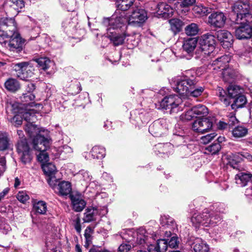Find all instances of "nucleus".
<instances>
[{
  "label": "nucleus",
  "mask_w": 252,
  "mask_h": 252,
  "mask_svg": "<svg viewBox=\"0 0 252 252\" xmlns=\"http://www.w3.org/2000/svg\"><path fill=\"white\" fill-rule=\"evenodd\" d=\"M126 18L128 25L140 27L147 19V13L144 9L136 7L128 18Z\"/></svg>",
  "instance_id": "13"
},
{
  "label": "nucleus",
  "mask_w": 252,
  "mask_h": 252,
  "mask_svg": "<svg viewBox=\"0 0 252 252\" xmlns=\"http://www.w3.org/2000/svg\"><path fill=\"white\" fill-rule=\"evenodd\" d=\"M168 131V124L165 119L155 121L149 127V132L155 137H160Z\"/></svg>",
  "instance_id": "14"
},
{
  "label": "nucleus",
  "mask_w": 252,
  "mask_h": 252,
  "mask_svg": "<svg viewBox=\"0 0 252 252\" xmlns=\"http://www.w3.org/2000/svg\"><path fill=\"white\" fill-rule=\"evenodd\" d=\"M193 10L195 13L202 16L207 15L212 12V8L204 6L202 4L195 5L193 8Z\"/></svg>",
  "instance_id": "42"
},
{
  "label": "nucleus",
  "mask_w": 252,
  "mask_h": 252,
  "mask_svg": "<svg viewBox=\"0 0 252 252\" xmlns=\"http://www.w3.org/2000/svg\"><path fill=\"white\" fill-rule=\"evenodd\" d=\"M131 249V246L129 243H123L120 245L118 252H128Z\"/></svg>",
  "instance_id": "59"
},
{
  "label": "nucleus",
  "mask_w": 252,
  "mask_h": 252,
  "mask_svg": "<svg viewBox=\"0 0 252 252\" xmlns=\"http://www.w3.org/2000/svg\"><path fill=\"white\" fill-rule=\"evenodd\" d=\"M32 62L35 63V66L38 65L39 67L44 70L48 69L53 63L47 58H40L34 59Z\"/></svg>",
  "instance_id": "36"
},
{
  "label": "nucleus",
  "mask_w": 252,
  "mask_h": 252,
  "mask_svg": "<svg viewBox=\"0 0 252 252\" xmlns=\"http://www.w3.org/2000/svg\"><path fill=\"white\" fill-rule=\"evenodd\" d=\"M33 123L26 124L25 127V130L29 136L32 138V142L34 138L40 135L44 138H50L48 136V131L46 129H39L37 126L33 124Z\"/></svg>",
  "instance_id": "18"
},
{
  "label": "nucleus",
  "mask_w": 252,
  "mask_h": 252,
  "mask_svg": "<svg viewBox=\"0 0 252 252\" xmlns=\"http://www.w3.org/2000/svg\"><path fill=\"white\" fill-rule=\"evenodd\" d=\"M203 91H204L203 88H202L201 87H199L196 88H195V85H194V88L190 89L189 91L188 95H187L186 96H190L197 97L200 96L202 94Z\"/></svg>",
  "instance_id": "53"
},
{
  "label": "nucleus",
  "mask_w": 252,
  "mask_h": 252,
  "mask_svg": "<svg viewBox=\"0 0 252 252\" xmlns=\"http://www.w3.org/2000/svg\"><path fill=\"white\" fill-rule=\"evenodd\" d=\"M73 209L76 212H81L86 205V203L82 198L78 195H70Z\"/></svg>",
  "instance_id": "24"
},
{
  "label": "nucleus",
  "mask_w": 252,
  "mask_h": 252,
  "mask_svg": "<svg viewBox=\"0 0 252 252\" xmlns=\"http://www.w3.org/2000/svg\"><path fill=\"white\" fill-rule=\"evenodd\" d=\"M200 45L202 55L211 56L215 48V36L209 33L203 34L201 37Z\"/></svg>",
  "instance_id": "8"
},
{
  "label": "nucleus",
  "mask_w": 252,
  "mask_h": 252,
  "mask_svg": "<svg viewBox=\"0 0 252 252\" xmlns=\"http://www.w3.org/2000/svg\"><path fill=\"white\" fill-rule=\"evenodd\" d=\"M220 149V145L219 143L216 142H214L213 144L206 148V150L212 153V155L218 153Z\"/></svg>",
  "instance_id": "54"
},
{
  "label": "nucleus",
  "mask_w": 252,
  "mask_h": 252,
  "mask_svg": "<svg viewBox=\"0 0 252 252\" xmlns=\"http://www.w3.org/2000/svg\"><path fill=\"white\" fill-rule=\"evenodd\" d=\"M197 40L196 38H190L185 40L183 45L184 51L188 54L192 53L196 47Z\"/></svg>",
  "instance_id": "32"
},
{
  "label": "nucleus",
  "mask_w": 252,
  "mask_h": 252,
  "mask_svg": "<svg viewBox=\"0 0 252 252\" xmlns=\"http://www.w3.org/2000/svg\"><path fill=\"white\" fill-rule=\"evenodd\" d=\"M178 238L176 236H173L168 242V246L171 248H174L178 246Z\"/></svg>",
  "instance_id": "63"
},
{
  "label": "nucleus",
  "mask_w": 252,
  "mask_h": 252,
  "mask_svg": "<svg viewBox=\"0 0 252 252\" xmlns=\"http://www.w3.org/2000/svg\"><path fill=\"white\" fill-rule=\"evenodd\" d=\"M208 16L207 24L211 27L220 29L225 25L226 17L221 11L212 12Z\"/></svg>",
  "instance_id": "15"
},
{
  "label": "nucleus",
  "mask_w": 252,
  "mask_h": 252,
  "mask_svg": "<svg viewBox=\"0 0 252 252\" xmlns=\"http://www.w3.org/2000/svg\"><path fill=\"white\" fill-rule=\"evenodd\" d=\"M221 220V218L217 211L205 209L201 213L194 214L191 218V221L196 227L199 225L208 227L215 226Z\"/></svg>",
  "instance_id": "2"
},
{
  "label": "nucleus",
  "mask_w": 252,
  "mask_h": 252,
  "mask_svg": "<svg viewBox=\"0 0 252 252\" xmlns=\"http://www.w3.org/2000/svg\"><path fill=\"white\" fill-rule=\"evenodd\" d=\"M228 117L229 120L227 125L229 126H233L238 123V121L233 114L230 113Z\"/></svg>",
  "instance_id": "62"
},
{
  "label": "nucleus",
  "mask_w": 252,
  "mask_h": 252,
  "mask_svg": "<svg viewBox=\"0 0 252 252\" xmlns=\"http://www.w3.org/2000/svg\"><path fill=\"white\" fill-rule=\"evenodd\" d=\"M145 229L139 230L137 235V243L141 245V247H148L149 252H165L168 247V241L165 239H159L157 241L156 246L150 244L151 240H155L154 234L148 235Z\"/></svg>",
  "instance_id": "1"
},
{
  "label": "nucleus",
  "mask_w": 252,
  "mask_h": 252,
  "mask_svg": "<svg viewBox=\"0 0 252 252\" xmlns=\"http://www.w3.org/2000/svg\"><path fill=\"white\" fill-rule=\"evenodd\" d=\"M213 123L208 118H200L192 124V129L195 132L203 134L209 132L212 128Z\"/></svg>",
  "instance_id": "12"
},
{
  "label": "nucleus",
  "mask_w": 252,
  "mask_h": 252,
  "mask_svg": "<svg viewBox=\"0 0 252 252\" xmlns=\"http://www.w3.org/2000/svg\"><path fill=\"white\" fill-rule=\"evenodd\" d=\"M33 208L35 212L40 214H45L47 211L46 203L43 201H39L34 204Z\"/></svg>",
  "instance_id": "48"
},
{
  "label": "nucleus",
  "mask_w": 252,
  "mask_h": 252,
  "mask_svg": "<svg viewBox=\"0 0 252 252\" xmlns=\"http://www.w3.org/2000/svg\"><path fill=\"white\" fill-rule=\"evenodd\" d=\"M13 69L18 78L23 80H27L34 74L35 63L31 61L13 64Z\"/></svg>",
  "instance_id": "5"
},
{
  "label": "nucleus",
  "mask_w": 252,
  "mask_h": 252,
  "mask_svg": "<svg viewBox=\"0 0 252 252\" xmlns=\"http://www.w3.org/2000/svg\"><path fill=\"white\" fill-rule=\"evenodd\" d=\"M195 75L193 70L185 71L182 78L174 81L173 89L181 95H188L189 90L193 89L197 83Z\"/></svg>",
  "instance_id": "3"
},
{
  "label": "nucleus",
  "mask_w": 252,
  "mask_h": 252,
  "mask_svg": "<svg viewBox=\"0 0 252 252\" xmlns=\"http://www.w3.org/2000/svg\"><path fill=\"white\" fill-rule=\"evenodd\" d=\"M42 168L44 173L48 176L47 179V181L49 178L55 177L54 174L56 171V168L54 164L51 163L43 164Z\"/></svg>",
  "instance_id": "39"
},
{
  "label": "nucleus",
  "mask_w": 252,
  "mask_h": 252,
  "mask_svg": "<svg viewBox=\"0 0 252 252\" xmlns=\"http://www.w3.org/2000/svg\"><path fill=\"white\" fill-rule=\"evenodd\" d=\"M46 246L47 248V252H56V251H57L56 250V245L54 244V242L53 240H52V242L47 241L46 243Z\"/></svg>",
  "instance_id": "61"
},
{
  "label": "nucleus",
  "mask_w": 252,
  "mask_h": 252,
  "mask_svg": "<svg viewBox=\"0 0 252 252\" xmlns=\"http://www.w3.org/2000/svg\"><path fill=\"white\" fill-rule=\"evenodd\" d=\"M218 39L224 48H228L233 43V36L230 32L225 30H220L217 32Z\"/></svg>",
  "instance_id": "21"
},
{
  "label": "nucleus",
  "mask_w": 252,
  "mask_h": 252,
  "mask_svg": "<svg viewBox=\"0 0 252 252\" xmlns=\"http://www.w3.org/2000/svg\"><path fill=\"white\" fill-rule=\"evenodd\" d=\"M231 58L229 55H223L214 60L209 65L210 69L218 71L219 70L223 71L228 66V63L231 62Z\"/></svg>",
  "instance_id": "20"
},
{
  "label": "nucleus",
  "mask_w": 252,
  "mask_h": 252,
  "mask_svg": "<svg viewBox=\"0 0 252 252\" xmlns=\"http://www.w3.org/2000/svg\"><path fill=\"white\" fill-rule=\"evenodd\" d=\"M238 72L236 69L227 66L222 71V75L225 81L231 82L238 75Z\"/></svg>",
  "instance_id": "31"
},
{
  "label": "nucleus",
  "mask_w": 252,
  "mask_h": 252,
  "mask_svg": "<svg viewBox=\"0 0 252 252\" xmlns=\"http://www.w3.org/2000/svg\"><path fill=\"white\" fill-rule=\"evenodd\" d=\"M157 12L158 15L166 18L172 15L173 9L169 5L164 2H161L157 5Z\"/></svg>",
  "instance_id": "28"
},
{
  "label": "nucleus",
  "mask_w": 252,
  "mask_h": 252,
  "mask_svg": "<svg viewBox=\"0 0 252 252\" xmlns=\"http://www.w3.org/2000/svg\"><path fill=\"white\" fill-rule=\"evenodd\" d=\"M227 93L230 100L241 94L242 91L238 86L231 85L227 88Z\"/></svg>",
  "instance_id": "45"
},
{
  "label": "nucleus",
  "mask_w": 252,
  "mask_h": 252,
  "mask_svg": "<svg viewBox=\"0 0 252 252\" xmlns=\"http://www.w3.org/2000/svg\"><path fill=\"white\" fill-rule=\"evenodd\" d=\"M235 27V34L238 39H248L252 38V25L245 23L241 21Z\"/></svg>",
  "instance_id": "16"
},
{
  "label": "nucleus",
  "mask_w": 252,
  "mask_h": 252,
  "mask_svg": "<svg viewBox=\"0 0 252 252\" xmlns=\"http://www.w3.org/2000/svg\"><path fill=\"white\" fill-rule=\"evenodd\" d=\"M17 199L22 203L26 202L30 198L26 192L24 191L19 192L17 195Z\"/></svg>",
  "instance_id": "58"
},
{
  "label": "nucleus",
  "mask_w": 252,
  "mask_h": 252,
  "mask_svg": "<svg viewBox=\"0 0 252 252\" xmlns=\"http://www.w3.org/2000/svg\"><path fill=\"white\" fill-rule=\"evenodd\" d=\"M35 98V95L33 93H25L23 94L22 97V100L23 102H25L26 104L25 105H27L29 104V102L31 101H32ZM31 105V106H32L33 105H35V103L33 102H32L30 103H29Z\"/></svg>",
  "instance_id": "51"
},
{
  "label": "nucleus",
  "mask_w": 252,
  "mask_h": 252,
  "mask_svg": "<svg viewBox=\"0 0 252 252\" xmlns=\"http://www.w3.org/2000/svg\"><path fill=\"white\" fill-rule=\"evenodd\" d=\"M8 145V139L6 133H1L0 134V150H4L6 149Z\"/></svg>",
  "instance_id": "52"
},
{
  "label": "nucleus",
  "mask_w": 252,
  "mask_h": 252,
  "mask_svg": "<svg viewBox=\"0 0 252 252\" xmlns=\"http://www.w3.org/2000/svg\"><path fill=\"white\" fill-rule=\"evenodd\" d=\"M18 34L16 32L15 21L12 18L0 19V36H4L9 39Z\"/></svg>",
  "instance_id": "10"
},
{
  "label": "nucleus",
  "mask_w": 252,
  "mask_h": 252,
  "mask_svg": "<svg viewBox=\"0 0 252 252\" xmlns=\"http://www.w3.org/2000/svg\"><path fill=\"white\" fill-rule=\"evenodd\" d=\"M174 146L170 143H158L154 147V151L157 155L167 154L172 152Z\"/></svg>",
  "instance_id": "27"
},
{
  "label": "nucleus",
  "mask_w": 252,
  "mask_h": 252,
  "mask_svg": "<svg viewBox=\"0 0 252 252\" xmlns=\"http://www.w3.org/2000/svg\"><path fill=\"white\" fill-rule=\"evenodd\" d=\"M160 220L162 227L169 229V232L165 231V235L167 236H170L171 234L170 230L173 231L176 227V223L173 219L168 215H163L161 216Z\"/></svg>",
  "instance_id": "23"
},
{
  "label": "nucleus",
  "mask_w": 252,
  "mask_h": 252,
  "mask_svg": "<svg viewBox=\"0 0 252 252\" xmlns=\"http://www.w3.org/2000/svg\"><path fill=\"white\" fill-rule=\"evenodd\" d=\"M234 98V102L231 105L232 109L241 108L243 107L247 102L246 97L244 95L242 94H239Z\"/></svg>",
  "instance_id": "41"
},
{
  "label": "nucleus",
  "mask_w": 252,
  "mask_h": 252,
  "mask_svg": "<svg viewBox=\"0 0 252 252\" xmlns=\"http://www.w3.org/2000/svg\"><path fill=\"white\" fill-rule=\"evenodd\" d=\"M248 133V129L243 126H236L232 131L233 137L241 138L245 136Z\"/></svg>",
  "instance_id": "44"
},
{
  "label": "nucleus",
  "mask_w": 252,
  "mask_h": 252,
  "mask_svg": "<svg viewBox=\"0 0 252 252\" xmlns=\"http://www.w3.org/2000/svg\"><path fill=\"white\" fill-rule=\"evenodd\" d=\"M107 36L115 46H119L124 43L126 38L124 33H119L115 32H109Z\"/></svg>",
  "instance_id": "25"
},
{
  "label": "nucleus",
  "mask_w": 252,
  "mask_h": 252,
  "mask_svg": "<svg viewBox=\"0 0 252 252\" xmlns=\"http://www.w3.org/2000/svg\"><path fill=\"white\" fill-rule=\"evenodd\" d=\"M127 23V18L125 17L124 13L119 14H115L110 18H104L103 25L107 27L108 32L111 30H117L121 28Z\"/></svg>",
  "instance_id": "9"
},
{
  "label": "nucleus",
  "mask_w": 252,
  "mask_h": 252,
  "mask_svg": "<svg viewBox=\"0 0 252 252\" xmlns=\"http://www.w3.org/2000/svg\"><path fill=\"white\" fill-rule=\"evenodd\" d=\"M238 157L240 158V160H243L244 159H247L249 161L252 160V156L249 153L246 151H243L241 153H237Z\"/></svg>",
  "instance_id": "57"
},
{
  "label": "nucleus",
  "mask_w": 252,
  "mask_h": 252,
  "mask_svg": "<svg viewBox=\"0 0 252 252\" xmlns=\"http://www.w3.org/2000/svg\"><path fill=\"white\" fill-rule=\"evenodd\" d=\"M98 214V211L96 209L87 208L84 213L83 220L85 222H90L95 220L96 217Z\"/></svg>",
  "instance_id": "37"
},
{
  "label": "nucleus",
  "mask_w": 252,
  "mask_h": 252,
  "mask_svg": "<svg viewBox=\"0 0 252 252\" xmlns=\"http://www.w3.org/2000/svg\"><path fill=\"white\" fill-rule=\"evenodd\" d=\"M8 43H6V48L10 51L19 53L24 48L25 41L20 36L19 34H16L11 38H9Z\"/></svg>",
  "instance_id": "19"
},
{
  "label": "nucleus",
  "mask_w": 252,
  "mask_h": 252,
  "mask_svg": "<svg viewBox=\"0 0 252 252\" xmlns=\"http://www.w3.org/2000/svg\"><path fill=\"white\" fill-rule=\"evenodd\" d=\"M4 87L8 91L15 92L20 88V84L17 79L9 78L5 82Z\"/></svg>",
  "instance_id": "33"
},
{
  "label": "nucleus",
  "mask_w": 252,
  "mask_h": 252,
  "mask_svg": "<svg viewBox=\"0 0 252 252\" xmlns=\"http://www.w3.org/2000/svg\"><path fill=\"white\" fill-rule=\"evenodd\" d=\"M58 151L60 152V155L64 158L70 156L73 153V149L70 147L66 145L59 147Z\"/></svg>",
  "instance_id": "49"
},
{
  "label": "nucleus",
  "mask_w": 252,
  "mask_h": 252,
  "mask_svg": "<svg viewBox=\"0 0 252 252\" xmlns=\"http://www.w3.org/2000/svg\"><path fill=\"white\" fill-rule=\"evenodd\" d=\"M17 150L21 157L22 161L26 164L30 162L32 159L31 151L27 140L26 139H20L17 143Z\"/></svg>",
  "instance_id": "17"
},
{
  "label": "nucleus",
  "mask_w": 252,
  "mask_h": 252,
  "mask_svg": "<svg viewBox=\"0 0 252 252\" xmlns=\"http://www.w3.org/2000/svg\"><path fill=\"white\" fill-rule=\"evenodd\" d=\"M252 174L245 172H240L235 176V180L237 184L240 187H245L250 181Z\"/></svg>",
  "instance_id": "30"
},
{
  "label": "nucleus",
  "mask_w": 252,
  "mask_h": 252,
  "mask_svg": "<svg viewBox=\"0 0 252 252\" xmlns=\"http://www.w3.org/2000/svg\"><path fill=\"white\" fill-rule=\"evenodd\" d=\"M199 31V27L197 24L192 23L186 26L185 29V33L189 36L196 35Z\"/></svg>",
  "instance_id": "46"
},
{
  "label": "nucleus",
  "mask_w": 252,
  "mask_h": 252,
  "mask_svg": "<svg viewBox=\"0 0 252 252\" xmlns=\"http://www.w3.org/2000/svg\"><path fill=\"white\" fill-rule=\"evenodd\" d=\"M171 30L174 33L179 32L183 26V22L179 19L173 18L169 20Z\"/></svg>",
  "instance_id": "43"
},
{
  "label": "nucleus",
  "mask_w": 252,
  "mask_h": 252,
  "mask_svg": "<svg viewBox=\"0 0 252 252\" xmlns=\"http://www.w3.org/2000/svg\"><path fill=\"white\" fill-rule=\"evenodd\" d=\"M216 136L215 133L208 134L206 135L202 136L200 139V142L203 144H207L212 140Z\"/></svg>",
  "instance_id": "55"
},
{
  "label": "nucleus",
  "mask_w": 252,
  "mask_h": 252,
  "mask_svg": "<svg viewBox=\"0 0 252 252\" xmlns=\"http://www.w3.org/2000/svg\"><path fill=\"white\" fill-rule=\"evenodd\" d=\"M191 247L193 248L194 252H208V245L201 239L196 238Z\"/></svg>",
  "instance_id": "29"
},
{
  "label": "nucleus",
  "mask_w": 252,
  "mask_h": 252,
  "mask_svg": "<svg viewBox=\"0 0 252 252\" xmlns=\"http://www.w3.org/2000/svg\"><path fill=\"white\" fill-rule=\"evenodd\" d=\"M48 183L55 192L60 196H66L71 192V185L69 182H60L55 177H52L48 179Z\"/></svg>",
  "instance_id": "7"
},
{
  "label": "nucleus",
  "mask_w": 252,
  "mask_h": 252,
  "mask_svg": "<svg viewBox=\"0 0 252 252\" xmlns=\"http://www.w3.org/2000/svg\"><path fill=\"white\" fill-rule=\"evenodd\" d=\"M134 0H118L117 2V7L122 11H126L133 4Z\"/></svg>",
  "instance_id": "47"
},
{
  "label": "nucleus",
  "mask_w": 252,
  "mask_h": 252,
  "mask_svg": "<svg viewBox=\"0 0 252 252\" xmlns=\"http://www.w3.org/2000/svg\"><path fill=\"white\" fill-rule=\"evenodd\" d=\"M191 113H193L198 116H204L208 114V111L207 108L206 106L202 105H198L197 106L194 107L191 109V111H188L187 112L186 114L187 119H190L188 116L191 117V115H190Z\"/></svg>",
  "instance_id": "35"
},
{
  "label": "nucleus",
  "mask_w": 252,
  "mask_h": 252,
  "mask_svg": "<svg viewBox=\"0 0 252 252\" xmlns=\"http://www.w3.org/2000/svg\"><path fill=\"white\" fill-rule=\"evenodd\" d=\"M11 230V227L5 222V219L0 217V232L7 234Z\"/></svg>",
  "instance_id": "50"
},
{
  "label": "nucleus",
  "mask_w": 252,
  "mask_h": 252,
  "mask_svg": "<svg viewBox=\"0 0 252 252\" xmlns=\"http://www.w3.org/2000/svg\"><path fill=\"white\" fill-rule=\"evenodd\" d=\"M181 101V99L177 95L165 96L159 102L158 108L169 109L170 113H177L182 110Z\"/></svg>",
  "instance_id": "6"
},
{
  "label": "nucleus",
  "mask_w": 252,
  "mask_h": 252,
  "mask_svg": "<svg viewBox=\"0 0 252 252\" xmlns=\"http://www.w3.org/2000/svg\"><path fill=\"white\" fill-rule=\"evenodd\" d=\"M36 112L32 109H24L23 112L21 113L23 119L27 122V124L30 123H34L36 120L35 116Z\"/></svg>",
  "instance_id": "34"
},
{
  "label": "nucleus",
  "mask_w": 252,
  "mask_h": 252,
  "mask_svg": "<svg viewBox=\"0 0 252 252\" xmlns=\"http://www.w3.org/2000/svg\"><path fill=\"white\" fill-rule=\"evenodd\" d=\"M250 5L247 2L239 0L236 1L232 6V11L235 15V23L239 24V22L243 18L250 16Z\"/></svg>",
  "instance_id": "11"
},
{
  "label": "nucleus",
  "mask_w": 252,
  "mask_h": 252,
  "mask_svg": "<svg viewBox=\"0 0 252 252\" xmlns=\"http://www.w3.org/2000/svg\"><path fill=\"white\" fill-rule=\"evenodd\" d=\"M51 141L50 138H44L39 135L31 143L32 149L39 152L37 155L38 161L44 163L48 160V155L46 151L49 148Z\"/></svg>",
  "instance_id": "4"
},
{
  "label": "nucleus",
  "mask_w": 252,
  "mask_h": 252,
  "mask_svg": "<svg viewBox=\"0 0 252 252\" xmlns=\"http://www.w3.org/2000/svg\"><path fill=\"white\" fill-rule=\"evenodd\" d=\"M63 27L66 30L67 32H71L72 34L80 35L84 33V30L77 28V23L76 19H68L64 20L62 23Z\"/></svg>",
  "instance_id": "22"
},
{
  "label": "nucleus",
  "mask_w": 252,
  "mask_h": 252,
  "mask_svg": "<svg viewBox=\"0 0 252 252\" xmlns=\"http://www.w3.org/2000/svg\"><path fill=\"white\" fill-rule=\"evenodd\" d=\"M217 94L220 97V101L226 106H228L230 104V100L228 94L221 87H218Z\"/></svg>",
  "instance_id": "38"
},
{
  "label": "nucleus",
  "mask_w": 252,
  "mask_h": 252,
  "mask_svg": "<svg viewBox=\"0 0 252 252\" xmlns=\"http://www.w3.org/2000/svg\"><path fill=\"white\" fill-rule=\"evenodd\" d=\"M26 104H21L15 101H8L6 104V110L7 112H11L13 114H21L23 112L24 106Z\"/></svg>",
  "instance_id": "26"
},
{
  "label": "nucleus",
  "mask_w": 252,
  "mask_h": 252,
  "mask_svg": "<svg viewBox=\"0 0 252 252\" xmlns=\"http://www.w3.org/2000/svg\"><path fill=\"white\" fill-rule=\"evenodd\" d=\"M23 117L21 114H17L13 118V123L17 126H20L22 123Z\"/></svg>",
  "instance_id": "60"
},
{
  "label": "nucleus",
  "mask_w": 252,
  "mask_h": 252,
  "mask_svg": "<svg viewBox=\"0 0 252 252\" xmlns=\"http://www.w3.org/2000/svg\"><path fill=\"white\" fill-rule=\"evenodd\" d=\"M74 228L78 233H80L81 231V226L80 224V219L79 217H77L74 220Z\"/></svg>",
  "instance_id": "64"
},
{
  "label": "nucleus",
  "mask_w": 252,
  "mask_h": 252,
  "mask_svg": "<svg viewBox=\"0 0 252 252\" xmlns=\"http://www.w3.org/2000/svg\"><path fill=\"white\" fill-rule=\"evenodd\" d=\"M61 3L67 9L68 11L74 10L72 6L75 3V0H60Z\"/></svg>",
  "instance_id": "56"
},
{
  "label": "nucleus",
  "mask_w": 252,
  "mask_h": 252,
  "mask_svg": "<svg viewBox=\"0 0 252 252\" xmlns=\"http://www.w3.org/2000/svg\"><path fill=\"white\" fill-rule=\"evenodd\" d=\"M91 154L93 158L101 159L105 155V149L103 147L95 146L92 148Z\"/></svg>",
  "instance_id": "40"
}]
</instances>
